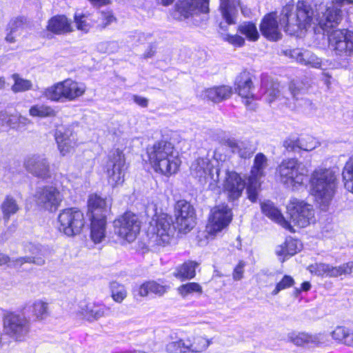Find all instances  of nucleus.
<instances>
[{"instance_id": "1", "label": "nucleus", "mask_w": 353, "mask_h": 353, "mask_svg": "<svg viewBox=\"0 0 353 353\" xmlns=\"http://www.w3.org/2000/svg\"><path fill=\"white\" fill-rule=\"evenodd\" d=\"M353 3V0H332V5L316 19L320 28L327 32L330 49L337 56L353 54V32L347 29L334 30L342 19L341 7Z\"/></svg>"}, {"instance_id": "2", "label": "nucleus", "mask_w": 353, "mask_h": 353, "mask_svg": "<svg viewBox=\"0 0 353 353\" xmlns=\"http://www.w3.org/2000/svg\"><path fill=\"white\" fill-rule=\"evenodd\" d=\"M150 164L157 172L169 176L177 172L181 161L171 142L161 140L147 148Z\"/></svg>"}, {"instance_id": "3", "label": "nucleus", "mask_w": 353, "mask_h": 353, "mask_svg": "<svg viewBox=\"0 0 353 353\" xmlns=\"http://www.w3.org/2000/svg\"><path fill=\"white\" fill-rule=\"evenodd\" d=\"M225 156L223 159L219 154V149L214 152V161L208 157H199L190 165V173L192 176L198 179L201 184H208V188L215 190L219 188L221 174Z\"/></svg>"}, {"instance_id": "4", "label": "nucleus", "mask_w": 353, "mask_h": 353, "mask_svg": "<svg viewBox=\"0 0 353 353\" xmlns=\"http://www.w3.org/2000/svg\"><path fill=\"white\" fill-rule=\"evenodd\" d=\"M293 8L294 6L292 4L285 5L282 9L279 19L284 31L290 35H294L300 30L306 28L310 25L314 17V10L306 1L297 2L295 15L292 12Z\"/></svg>"}, {"instance_id": "5", "label": "nucleus", "mask_w": 353, "mask_h": 353, "mask_svg": "<svg viewBox=\"0 0 353 353\" xmlns=\"http://www.w3.org/2000/svg\"><path fill=\"white\" fill-rule=\"evenodd\" d=\"M336 181L332 170L318 168L312 172L310 180L312 194L320 203L327 205L335 193Z\"/></svg>"}, {"instance_id": "6", "label": "nucleus", "mask_w": 353, "mask_h": 353, "mask_svg": "<svg viewBox=\"0 0 353 353\" xmlns=\"http://www.w3.org/2000/svg\"><path fill=\"white\" fill-rule=\"evenodd\" d=\"M88 207L91 220L90 236L95 243H99L105 237L106 216L110 205L105 199L94 194L90 196Z\"/></svg>"}, {"instance_id": "7", "label": "nucleus", "mask_w": 353, "mask_h": 353, "mask_svg": "<svg viewBox=\"0 0 353 353\" xmlns=\"http://www.w3.org/2000/svg\"><path fill=\"white\" fill-rule=\"evenodd\" d=\"M279 180L287 188L301 186L307 176V168L296 159L283 160L276 168Z\"/></svg>"}, {"instance_id": "8", "label": "nucleus", "mask_w": 353, "mask_h": 353, "mask_svg": "<svg viewBox=\"0 0 353 353\" xmlns=\"http://www.w3.org/2000/svg\"><path fill=\"white\" fill-rule=\"evenodd\" d=\"M3 325L6 334L14 341H23L28 337L31 323L23 314L7 312L3 316Z\"/></svg>"}, {"instance_id": "9", "label": "nucleus", "mask_w": 353, "mask_h": 353, "mask_svg": "<svg viewBox=\"0 0 353 353\" xmlns=\"http://www.w3.org/2000/svg\"><path fill=\"white\" fill-rule=\"evenodd\" d=\"M176 227L174 226L171 216L167 214L159 215L155 225L151 228L150 243L153 245L165 246L173 239Z\"/></svg>"}, {"instance_id": "10", "label": "nucleus", "mask_w": 353, "mask_h": 353, "mask_svg": "<svg viewBox=\"0 0 353 353\" xmlns=\"http://www.w3.org/2000/svg\"><path fill=\"white\" fill-rule=\"evenodd\" d=\"M268 167V160L263 153H258L254 159L250 175L248 179L247 193L248 199L252 202H256L261 188L260 179L266 174Z\"/></svg>"}, {"instance_id": "11", "label": "nucleus", "mask_w": 353, "mask_h": 353, "mask_svg": "<svg viewBox=\"0 0 353 353\" xmlns=\"http://www.w3.org/2000/svg\"><path fill=\"white\" fill-rule=\"evenodd\" d=\"M59 230L68 236L79 234L85 224L83 212L76 208L63 210L58 217Z\"/></svg>"}, {"instance_id": "12", "label": "nucleus", "mask_w": 353, "mask_h": 353, "mask_svg": "<svg viewBox=\"0 0 353 353\" xmlns=\"http://www.w3.org/2000/svg\"><path fill=\"white\" fill-rule=\"evenodd\" d=\"M210 0H179L175 6L172 16L174 19L183 21L194 19L200 14L209 12Z\"/></svg>"}, {"instance_id": "13", "label": "nucleus", "mask_w": 353, "mask_h": 353, "mask_svg": "<svg viewBox=\"0 0 353 353\" xmlns=\"http://www.w3.org/2000/svg\"><path fill=\"white\" fill-rule=\"evenodd\" d=\"M141 223L136 214L125 212L114 221V233L129 243L134 241L140 232Z\"/></svg>"}, {"instance_id": "14", "label": "nucleus", "mask_w": 353, "mask_h": 353, "mask_svg": "<svg viewBox=\"0 0 353 353\" xmlns=\"http://www.w3.org/2000/svg\"><path fill=\"white\" fill-rule=\"evenodd\" d=\"M125 170V159L123 152L119 149L110 151L106 163L108 183L113 187L122 184L124 181Z\"/></svg>"}, {"instance_id": "15", "label": "nucleus", "mask_w": 353, "mask_h": 353, "mask_svg": "<svg viewBox=\"0 0 353 353\" xmlns=\"http://www.w3.org/2000/svg\"><path fill=\"white\" fill-rule=\"evenodd\" d=\"M33 199L37 205L48 211H55L60 205L63 195L57 187L43 185L37 188Z\"/></svg>"}, {"instance_id": "16", "label": "nucleus", "mask_w": 353, "mask_h": 353, "mask_svg": "<svg viewBox=\"0 0 353 353\" xmlns=\"http://www.w3.org/2000/svg\"><path fill=\"white\" fill-rule=\"evenodd\" d=\"M232 219V210L225 204L214 206L206 225L207 232L212 235H216L226 228Z\"/></svg>"}, {"instance_id": "17", "label": "nucleus", "mask_w": 353, "mask_h": 353, "mask_svg": "<svg viewBox=\"0 0 353 353\" xmlns=\"http://www.w3.org/2000/svg\"><path fill=\"white\" fill-rule=\"evenodd\" d=\"M176 228L180 232H190L195 225L196 214L194 207L185 200L178 201L174 205Z\"/></svg>"}, {"instance_id": "18", "label": "nucleus", "mask_w": 353, "mask_h": 353, "mask_svg": "<svg viewBox=\"0 0 353 353\" xmlns=\"http://www.w3.org/2000/svg\"><path fill=\"white\" fill-rule=\"evenodd\" d=\"M290 221L301 228L308 225L314 219L312 207L296 199H293L287 206Z\"/></svg>"}, {"instance_id": "19", "label": "nucleus", "mask_w": 353, "mask_h": 353, "mask_svg": "<svg viewBox=\"0 0 353 353\" xmlns=\"http://www.w3.org/2000/svg\"><path fill=\"white\" fill-rule=\"evenodd\" d=\"M254 85L252 74L248 71H243L235 79L234 90L243 99L244 104L250 109H254L252 102L255 100V96L252 93Z\"/></svg>"}, {"instance_id": "20", "label": "nucleus", "mask_w": 353, "mask_h": 353, "mask_svg": "<svg viewBox=\"0 0 353 353\" xmlns=\"http://www.w3.org/2000/svg\"><path fill=\"white\" fill-rule=\"evenodd\" d=\"M26 170L40 179H46L50 177V163L44 154H31L28 156L23 162Z\"/></svg>"}, {"instance_id": "21", "label": "nucleus", "mask_w": 353, "mask_h": 353, "mask_svg": "<svg viewBox=\"0 0 353 353\" xmlns=\"http://www.w3.org/2000/svg\"><path fill=\"white\" fill-rule=\"evenodd\" d=\"M221 173H224L223 188L227 192L228 196L230 201L238 199L242 194L243 190L245 187V181L235 172L229 171L223 164Z\"/></svg>"}, {"instance_id": "22", "label": "nucleus", "mask_w": 353, "mask_h": 353, "mask_svg": "<svg viewBox=\"0 0 353 353\" xmlns=\"http://www.w3.org/2000/svg\"><path fill=\"white\" fill-rule=\"evenodd\" d=\"M55 140L62 156L72 152L79 145L77 134L70 128H61L55 132Z\"/></svg>"}, {"instance_id": "23", "label": "nucleus", "mask_w": 353, "mask_h": 353, "mask_svg": "<svg viewBox=\"0 0 353 353\" xmlns=\"http://www.w3.org/2000/svg\"><path fill=\"white\" fill-rule=\"evenodd\" d=\"M260 30L268 40L276 41L281 39L282 34L275 13L271 12L263 17L260 24Z\"/></svg>"}, {"instance_id": "24", "label": "nucleus", "mask_w": 353, "mask_h": 353, "mask_svg": "<svg viewBox=\"0 0 353 353\" xmlns=\"http://www.w3.org/2000/svg\"><path fill=\"white\" fill-rule=\"evenodd\" d=\"M290 341L294 345H307L312 347L321 344H325L327 340V336L324 333H319L310 335L307 333H291L288 336Z\"/></svg>"}, {"instance_id": "25", "label": "nucleus", "mask_w": 353, "mask_h": 353, "mask_svg": "<svg viewBox=\"0 0 353 353\" xmlns=\"http://www.w3.org/2000/svg\"><path fill=\"white\" fill-rule=\"evenodd\" d=\"M290 56L296 62L303 65L314 68H321L322 60L312 52L306 49H293L290 51Z\"/></svg>"}, {"instance_id": "26", "label": "nucleus", "mask_w": 353, "mask_h": 353, "mask_svg": "<svg viewBox=\"0 0 353 353\" xmlns=\"http://www.w3.org/2000/svg\"><path fill=\"white\" fill-rule=\"evenodd\" d=\"M30 256L20 257L16 259L17 263L22 265L25 263H34L37 265H43L46 263V250L41 245L30 243L26 246Z\"/></svg>"}, {"instance_id": "27", "label": "nucleus", "mask_w": 353, "mask_h": 353, "mask_svg": "<svg viewBox=\"0 0 353 353\" xmlns=\"http://www.w3.org/2000/svg\"><path fill=\"white\" fill-rule=\"evenodd\" d=\"M110 312V307L92 303L81 306V313L83 318L88 321H97L103 316L109 315Z\"/></svg>"}, {"instance_id": "28", "label": "nucleus", "mask_w": 353, "mask_h": 353, "mask_svg": "<svg viewBox=\"0 0 353 353\" xmlns=\"http://www.w3.org/2000/svg\"><path fill=\"white\" fill-rule=\"evenodd\" d=\"M65 101H72L81 97L86 90L83 83L66 79L62 81Z\"/></svg>"}, {"instance_id": "29", "label": "nucleus", "mask_w": 353, "mask_h": 353, "mask_svg": "<svg viewBox=\"0 0 353 353\" xmlns=\"http://www.w3.org/2000/svg\"><path fill=\"white\" fill-rule=\"evenodd\" d=\"M240 0H220L219 10L222 17L228 25L235 24Z\"/></svg>"}, {"instance_id": "30", "label": "nucleus", "mask_w": 353, "mask_h": 353, "mask_svg": "<svg viewBox=\"0 0 353 353\" xmlns=\"http://www.w3.org/2000/svg\"><path fill=\"white\" fill-rule=\"evenodd\" d=\"M261 205V210L265 216L278 223L289 231L292 232H294V230L293 229L290 223L285 219L279 209L274 205L273 203L268 201L262 203Z\"/></svg>"}, {"instance_id": "31", "label": "nucleus", "mask_w": 353, "mask_h": 353, "mask_svg": "<svg viewBox=\"0 0 353 353\" xmlns=\"http://www.w3.org/2000/svg\"><path fill=\"white\" fill-rule=\"evenodd\" d=\"M47 28L49 31L61 34L73 31L72 23L65 15H57L52 17L48 23Z\"/></svg>"}, {"instance_id": "32", "label": "nucleus", "mask_w": 353, "mask_h": 353, "mask_svg": "<svg viewBox=\"0 0 353 353\" xmlns=\"http://www.w3.org/2000/svg\"><path fill=\"white\" fill-rule=\"evenodd\" d=\"M225 145L242 159L250 158L255 151L252 145L248 141L228 139L225 141Z\"/></svg>"}, {"instance_id": "33", "label": "nucleus", "mask_w": 353, "mask_h": 353, "mask_svg": "<svg viewBox=\"0 0 353 353\" xmlns=\"http://www.w3.org/2000/svg\"><path fill=\"white\" fill-rule=\"evenodd\" d=\"M188 353H202L212 343V339L201 335H193L185 339Z\"/></svg>"}, {"instance_id": "34", "label": "nucleus", "mask_w": 353, "mask_h": 353, "mask_svg": "<svg viewBox=\"0 0 353 353\" xmlns=\"http://www.w3.org/2000/svg\"><path fill=\"white\" fill-rule=\"evenodd\" d=\"M232 93L231 87L222 85L205 89L203 92L202 97L214 103H219L230 98Z\"/></svg>"}, {"instance_id": "35", "label": "nucleus", "mask_w": 353, "mask_h": 353, "mask_svg": "<svg viewBox=\"0 0 353 353\" xmlns=\"http://www.w3.org/2000/svg\"><path fill=\"white\" fill-rule=\"evenodd\" d=\"M42 96L52 102H65L62 81L43 89Z\"/></svg>"}, {"instance_id": "36", "label": "nucleus", "mask_w": 353, "mask_h": 353, "mask_svg": "<svg viewBox=\"0 0 353 353\" xmlns=\"http://www.w3.org/2000/svg\"><path fill=\"white\" fill-rule=\"evenodd\" d=\"M332 339L340 344L353 347V332L344 326H337L331 333Z\"/></svg>"}, {"instance_id": "37", "label": "nucleus", "mask_w": 353, "mask_h": 353, "mask_svg": "<svg viewBox=\"0 0 353 353\" xmlns=\"http://www.w3.org/2000/svg\"><path fill=\"white\" fill-rule=\"evenodd\" d=\"M299 242L291 237L286 239L283 244L279 245L276 249L278 256H283L294 255L300 250Z\"/></svg>"}, {"instance_id": "38", "label": "nucleus", "mask_w": 353, "mask_h": 353, "mask_svg": "<svg viewBox=\"0 0 353 353\" xmlns=\"http://www.w3.org/2000/svg\"><path fill=\"white\" fill-rule=\"evenodd\" d=\"M57 114V112L52 106L45 104H36L29 109V114L33 117H54Z\"/></svg>"}, {"instance_id": "39", "label": "nucleus", "mask_w": 353, "mask_h": 353, "mask_svg": "<svg viewBox=\"0 0 353 353\" xmlns=\"http://www.w3.org/2000/svg\"><path fill=\"white\" fill-rule=\"evenodd\" d=\"M198 264L194 261H188L177 268L174 276L181 280L191 279L195 276V269Z\"/></svg>"}, {"instance_id": "40", "label": "nucleus", "mask_w": 353, "mask_h": 353, "mask_svg": "<svg viewBox=\"0 0 353 353\" xmlns=\"http://www.w3.org/2000/svg\"><path fill=\"white\" fill-rule=\"evenodd\" d=\"M93 15L88 14L75 13L74 22L76 23L77 28L79 30L88 32L95 21V19L93 18Z\"/></svg>"}, {"instance_id": "41", "label": "nucleus", "mask_w": 353, "mask_h": 353, "mask_svg": "<svg viewBox=\"0 0 353 353\" xmlns=\"http://www.w3.org/2000/svg\"><path fill=\"white\" fill-rule=\"evenodd\" d=\"M238 31L245 35L250 41H255L259 37V34L255 23L252 22H243L238 27Z\"/></svg>"}, {"instance_id": "42", "label": "nucleus", "mask_w": 353, "mask_h": 353, "mask_svg": "<svg viewBox=\"0 0 353 353\" xmlns=\"http://www.w3.org/2000/svg\"><path fill=\"white\" fill-rule=\"evenodd\" d=\"M342 175L345 189L353 193V158L346 162Z\"/></svg>"}, {"instance_id": "43", "label": "nucleus", "mask_w": 353, "mask_h": 353, "mask_svg": "<svg viewBox=\"0 0 353 353\" xmlns=\"http://www.w3.org/2000/svg\"><path fill=\"white\" fill-rule=\"evenodd\" d=\"M12 78L14 80V84L11 88L13 92H22L32 89V83L30 80L23 79L18 74H13Z\"/></svg>"}, {"instance_id": "44", "label": "nucleus", "mask_w": 353, "mask_h": 353, "mask_svg": "<svg viewBox=\"0 0 353 353\" xmlns=\"http://www.w3.org/2000/svg\"><path fill=\"white\" fill-rule=\"evenodd\" d=\"M32 315L39 321L47 318L49 315L48 303L41 300H37L32 304Z\"/></svg>"}, {"instance_id": "45", "label": "nucleus", "mask_w": 353, "mask_h": 353, "mask_svg": "<svg viewBox=\"0 0 353 353\" xmlns=\"http://www.w3.org/2000/svg\"><path fill=\"white\" fill-rule=\"evenodd\" d=\"M19 207L12 196H8L1 204V210L3 214V218L8 219L10 216L17 212Z\"/></svg>"}, {"instance_id": "46", "label": "nucleus", "mask_w": 353, "mask_h": 353, "mask_svg": "<svg viewBox=\"0 0 353 353\" xmlns=\"http://www.w3.org/2000/svg\"><path fill=\"white\" fill-rule=\"evenodd\" d=\"M111 296L112 299L121 303L127 297V290L124 285L116 282H111L110 284Z\"/></svg>"}, {"instance_id": "47", "label": "nucleus", "mask_w": 353, "mask_h": 353, "mask_svg": "<svg viewBox=\"0 0 353 353\" xmlns=\"http://www.w3.org/2000/svg\"><path fill=\"white\" fill-rule=\"evenodd\" d=\"M165 350L167 353H188L186 340L179 339L169 342L166 344Z\"/></svg>"}, {"instance_id": "48", "label": "nucleus", "mask_w": 353, "mask_h": 353, "mask_svg": "<svg viewBox=\"0 0 353 353\" xmlns=\"http://www.w3.org/2000/svg\"><path fill=\"white\" fill-rule=\"evenodd\" d=\"M94 23L101 28H105L116 21V18L110 11H101L97 12Z\"/></svg>"}, {"instance_id": "49", "label": "nucleus", "mask_w": 353, "mask_h": 353, "mask_svg": "<svg viewBox=\"0 0 353 353\" xmlns=\"http://www.w3.org/2000/svg\"><path fill=\"white\" fill-rule=\"evenodd\" d=\"M280 85L278 82H271L264 93V100L271 103L279 98L280 95Z\"/></svg>"}, {"instance_id": "50", "label": "nucleus", "mask_w": 353, "mask_h": 353, "mask_svg": "<svg viewBox=\"0 0 353 353\" xmlns=\"http://www.w3.org/2000/svg\"><path fill=\"white\" fill-rule=\"evenodd\" d=\"M295 284L294 279L290 275H285L281 281L278 282L275 288L272 292V295H277L281 291L288 289Z\"/></svg>"}, {"instance_id": "51", "label": "nucleus", "mask_w": 353, "mask_h": 353, "mask_svg": "<svg viewBox=\"0 0 353 353\" xmlns=\"http://www.w3.org/2000/svg\"><path fill=\"white\" fill-rule=\"evenodd\" d=\"M352 272H353V261L343 263L339 266H332L330 277H337L343 274H349Z\"/></svg>"}, {"instance_id": "52", "label": "nucleus", "mask_w": 353, "mask_h": 353, "mask_svg": "<svg viewBox=\"0 0 353 353\" xmlns=\"http://www.w3.org/2000/svg\"><path fill=\"white\" fill-rule=\"evenodd\" d=\"M319 145L317 140L311 137L306 136L305 137L299 139V149L305 151H311Z\"/></svg>"}, {"instance_id": "53", "label": "nucleus", "mask_w": 353, "mask_h": 353, "mask_svg": "<svg viewBox=\"0 0 353 353\" xmlns=\"http://www.w3.org/2000/svg\"><path fill=\"white\" fill-rule=\"evenodd\" d=\"M179 294L183 296H186L188 294L193 292H202V288L197 283H188L181 285L178 288Z\"/></svg>"}, {"instance_id": "54", "label": "nucleus", "mask_w": 353, "mask_h": 353, "mask_svg": "<svg viewBox=\"0 0 353 353\" xmlns=\"http://www.w3.org/2000/svg\"><path fill=\"white\" fill-rule=\"evenodd\" d=\"M332 265L326 263H316L310 266V271L317 275L323 276L326 274L330 276Z\"/></svg>"}, {"instance_id": "55", "label": "nucleus", "mask_w": 353, "mask_h": 353, "mask_svg": "<svg viewBox=\"0 0 353 353\" xmlns=\"http://www.w3.org/2000/svg\"><path fill=\"white\" fill-rule=\"evenodd\" d=\"M23 26L22 21L20 19H15L14 21H10L9 23V27L10 29V33L6 37V40L10 43H13L15 41L14 34L18 29L21 28Z\"/></svg>"}, {"instance_id": "56", "label": "nucleus", "mask_w": 353, "mask_h": 353, "mask_svg": "<svg viewBox=\"0 0 353 353\" xmlns=\"http://www.w3.org/2000/svg\"><path fill=\"white\" fill-rule=\"evenodd\" d=\"M283 147L288 152H297L299 149V139H294L288 138L286 139L283 143Z\"/></svg>"}, {"instance_id": "57", "label": "nucleus", "mask_w": 353, "mask_h": 353, "mask_svg": "<svg viewBox=\"0 0 353 353\" xmlns=\"http://www.w3.org/2000/svg\"><path fill=\"white\" fill-rule=\"evenodd\" d=\"M223 39L236 46H242L245 43V39L238 34H224Z\"/></svg>"}, {"instance_id": "58", "label": "nucleus", "mask_w": 353, "mask_h": 353, "mask_svg": "<svg viewBox=\"0 0 353 353\" xmlns=\"http://www.w3.org/2000/svg\"><path fill=\"white\" fill-rule=\"evenodd\" d=\"M149 283V290H150V294H154L159 296L163 295L166 290L165 286L161 285L155 281H148Z\"/></svg>"}, {"instance_id": "59", "label": "nucleus", "mask_w": 353, "mask_h": 353, "mask_svg": "<svg viewBox=\"0 0 353 353\" xmlns=\"http://www.w3.org/2000/svg\"><path fill=\"white\" fill-rule=\"evenodd\" d=\"M289 90L292 97L298 100V95L303 92V88L299 82L292 81L289 85Z\"/></svg>"}, {"instance_id": "60", "label": "nucleus", "mask_w": 353, "mask_h": 353, "mask_svg": "<svg viewBox=\"0 0 353 353\" xmlns=\"http://www.w3.org/2000/svg\"><path fill=\"white\" fill-rule=\"evenodd\" d=\"M244 266L245 263L243 261H240L236 266L233 272V279L234 280L239 281L243 278Z\"/></svg>"}, {"instance_id": "61", "label": "nucleus", "mask_w": 353, "mask_h": 353, "mask_svg": "<svg viewBox=\"0 0 353 353\" xmlns=\"http://www.w3.org/2000/svg\"><path fill=\"white\" fill-rule=\"evenodd\" d=\"M0 117L3 121H6L7 125L12 128H14L16 127V124L17 123V117H8L6 113H1Z\"/></svg>"}, {"instance_id": "62", "label": "nucleus", "mask_w": 353, "mask_h": 353, "mask_svg": "<svg viewBox=\"0 0 353 353\" xmlns=\"http://www.w3.org/2000/svg\"><path fill=\"white\" fill-rule=\"evenodd\" d=\"M132 97L134 102L139 106L146 108L148 105V99L147 98L138 95H133Z\"/></svg>"}, {"instance_id": "63", "label": "nucleus", "mask_w": 353, "mask_h": 353, "mask_svg": "<svg viewBox=\"0 0 353 353\" xmlns=\"http://www.w3.org/2000/svg\"><path fill=\"white\" fill-rule=\"evenodd\" d=\"M150 294V290H149V283L146 282L142 284L139 288V294L141 296H146Z\"/></svg>"}, {"instance_id": "64", "label": "nucleus", "mask_w": 353, "mask_h": 353, "mask_svg": "<svg viewBox=\"0 0 353 353\" xmlns=\"http://www.w3.org/2000/svg\"><path fill=\"white\" fill-rule=\"evenodd\" d=\"M239 7H240L243 15H244L246 17H250L252 12L249 8L245 6H241V4Z\"/></svg>"}]
</instances>
